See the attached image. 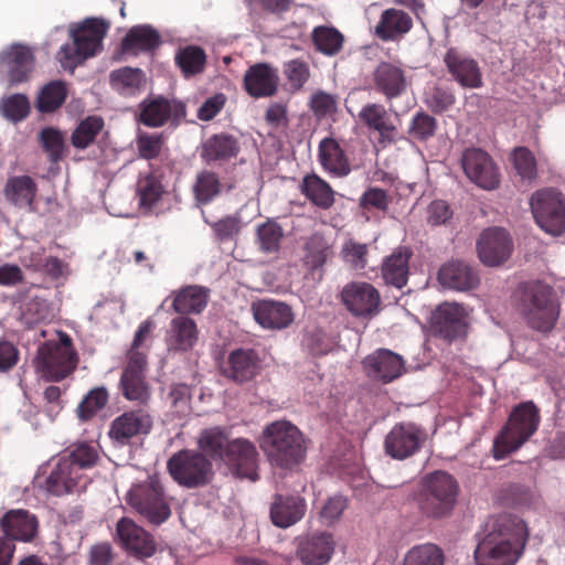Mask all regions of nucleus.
Listing matches in <instances>:
<instances>
[{
	"label": "nucleus",
	"instance_id": "nucleus-25",
	"mask_svg": "<svg viewBox=\"0 0 565 565\" xmlns=\"http://www.w3.org/2000/svg\"><path fill=\"white\" fill-rule=\"evenodd\" d=\"M363 369L369 377L390 383L399 377L404 371L402 356L387 349H379L367 355L363 362Z\"/></svg>",
	"mask_w": 565,
	"mask_h": 565
},
{
	"label": "nucleus",
	"instance_id": "nucleus-13",
	"mask_svg": "<svg viewBox=\"0 0 565 565\" xmlns=\"http://www.w3.org/2000/svg\"><path fill=\"white\" fill-rule=\"evenodd\" d=\"M427 435L425 430L414 423L395 424L384 440L386 455L393 459L404 460L417 454Z\"/></svg>",
	"mask_w": 565,
	"mask_h": 565
},
{
	"label": "nucleus",
	"instance_id": "nucleus-26",
	"mask_svg": "<svg viewBox=\"0 0 565 565\" xmlns=\"http://www.w3.org/2000/svg\"><path fill=\"white\" fill-rule=\"evenodd\" d=\"M407 87L404 71L390 63L381 62L372 73V88L384 95L387 102L399 97Z\"/></svg>",
	"mask_w": 565,
	"mask_h": 565
},
{
	"label": "nucleus",
	"instance_id": "nucleus-8",
	"mask_svg": "<svg viewBox=\"0 0 565 565\" xmlns=\"http://www.w3.org/2000/svg\"><path fill=\"white\" fill-rule=\"evenodd\" d=\"M35 363L36 371L46 381L60 382L68 377L78 364V354L71 337L61 333L58 342H46L40 347Z\"/></svg>",
	"mask_w": 565,
	"mask_h": 565
},
{
	"label": "nucleus",
	"instance_id": "nucleus-39",
	"mask_svg": "<svg viewBox=\"0 0 565 565\" xmlns=\"http://www.w3.org/2000/svg\"><path fill=\"white\" fill-rule=\"evenodd\" d=\"M161 43L160 33L149 24L132 26L121 40V51L137 55L140 52H151Z\"/></svg>",
	"mask_w": 565,
	"mask_h": 565
},
{
	"label": "nucleus",
	"instance_id": "nucleus-9",
	"mask_svg": "<svg viewBox=\"0 0 565 565\" xmlns=\"http://www.w3.org/2000/svg\"><path fill=\"white\" fill-rule=\"evenodd\" d=\"M167 469L178 484L188 489L205 487L214 476L212 461L192 449L173 454L167 462Z\"/></svg>",
	"mask_w": 565,
	"mask_h": 565
},
{
	"label": "nucleus",
	"instance_id": "nucleus-3",
	"mask_svg": "<svg viewBox=\"0 0 565 565\" xmlns=\"http://www.w3.org/2000/svg\"><path fill=\"white\" fill-rule=\"evenodd\" d=\"M459 492V483L451 473L435 470L419 480L415 501L425 518L441 520L451 515Z\"/></svg>",
	"mask_w": 565,
	"mask_h": 565
},
{
	"label": "nucleus",
	"instance_id": "nucleus-20",
	"mask_svg": "<svg viewBox=\"0 0 565 565\" xmlns=\"http://www.w3.org/2000/svg\"><path fill=\"white\" fill-rule=\"evenodd\" d=\"M431 330L447 341L463 337L467 331L465 309L457 303H441L433 313Z\"/></svg>",
	"mask_w": 565,
	"mask_h": 565
},
{
	"label": "nucleus",
	"instance_id": "nucleus-4",
	"mask_svg": "<svg viewBox=\"0 0 565 565\" xmlns=\"http://www.w3.org/2000/svg\"><path fill=\"white\" fill-rule=\"evenodd\" d=\"M172 498L166 492L158 475L148 476L143 481L134 483L126 494L127 504L149 524L159 526L171 514Z\"/></svg>",
	"mask_w": 565,
	"mask_h": 565
},
{
	"label": "nucleus",
	"instance_id": "nucleus-57",
	"mask_svg": "<svg viewBox=\"0 0 565 565\" xmlns=\"http://www.w3.org/2000/svg\"><path fill=\"white\" fill-rule=\"evenodd\" d=\"M513 164L522 179L533 180L537 177L536 159L527 148L518 147L514 149Z\"/></svg>",
	"mask_w": 565,
	"mask_h": 565
},
{
	"label": "nucleus",
	"instance_id": "nucleus-21",
	"mask_svg": "<svg viewBox=\"0 0 565 565\" xmlns=\"http://www.w3.org/2000/svg\"><path fill=\"white\" fill-rule=\"evenodd\" d=\"M444 63L452 78L465 88L482 86V72L479 63L456 47H450L444 55Z\"/></svg>",
	"mask_w": 565,
	"mask_h": 565
},
{
	"label": "nucleus",
	"instance_id": "nucleus-64",
	"mask_svg": "<svg viewBox=\"0 0 565 565\" xmlns=\"http://www.w3.org/2000/svg\"><path fill=\"white\" fill-rule=\"evenodd\" d=\"M390 202L387 192L381 188L367 189L360 199V205L365 210L386 211Z\"/></svg>",
	"mask_w": 565,
	"mask_h": 565
},
{
	"label": "nucleus",
	"instance_id": "nucleus-24",
	"mask_svg": "<svg viewBox=\"0 0 565 565\" xmlns=\"http://www.w3.org/2000/svg\"><path fill=\"white\" fill-rule=\"evenodd\" d=\"M243 86L254 98L271 97L278 92V70L267 63H256L244 74Z\"/></svg>",
	"mask_w": 565,
	"mask_h": 565
},
{
	"label": "nucleus",
	"instance_id": "nucleus-19",
	"mask_svg": "<svg viewBox=\"0 0 565 565\" xmlns=\"http://www.w3.org/2000/svg\"><path fill=\"white\" fill-rule=\"evenodd\" d=\"M151 428L152 417L146 409H130L111 422L108 436L120 445H127L131 438L149 434Z\"/></svg>",
	"mask_w": 565,
	"mask_h": 565
},
{
	"label": "nucleus",
	"instance_id": "nucleus-32",
	"mask_svg": "<svg viewBox=\"0 0 565 565\" xmlns=\"http://www.w3.org/2000/svg\"><path fill=\"white\" fill-rule=\"evenodd\" d=\"M332 254V244L319 232L305 237L300 247L302 267L309 273L322 268Z\"/></svg>",
	"mask_w": 565,
	"mask_h": 565
},
{
	"label": "nucleus",
	"instance_id": "nucleus-44",
	"mask_svg": "<svg viewBox=\"0 0 565 565\" xmlns=\"http://www.w3.org/2000/svg\"><path fill=\"white\" fill-rule=\"evenodd\" d=\"M230 441L225 431L220 427L204 429L199 437L198 451L210 460L222 461Z\"/></svg>",
	"mask_w": 565,
	"mask_h": 565
},
{
	"label": "nucleus",
	"instance_id": "nucleus-23",
	"mask_svg": "<svg viewBox=\"0 0 565 565\" xmlns=\"http://www.w3.org/2000/svg\"><path fill=\"white\" fill-rule=\"evenodd\" d=\"M185 115L186 109L183 103L158 96L140 104L139 120L147 127H161L170 118L178 124Z\"/></svg>",
	"mask_w": 565,
	"mask_h": 565
},
{
	"label": "nucleus",
	"instance_id": "nucleus-47",
	"mask_svg": "<svg viewBox=\"0 0 565 565\" xmlns=\"http://www.w3.org/2000/svg\"><path fill=\"white\" fill-rule=\"evenodd\" d=\"M311 39L316 50L327 56L337 55L344 44L343 34L333 26H316L311 32Z\"/></svg>",
	"mask_w": 565,
	"mask_h": 565
},
{
	"label": "nucleus",
	"instance_id": "nucleus-55",
	"mask_svg": "<svg viewBox=\"0 0 565 565\" xmlns=\"http://www.w3.org/2000/svg\"><path fill=\"white\" fill-rule=\"evenodd\" d=\"M284 75L294 92L303 88L310 78V68L307 62L300 58H294L284 64Z\"/></svg>",
	"mask_w": 565,
	"mask_h": 565
},
{
	"label": "nucleus",
	"instance_id": "nucleus-36",
	"mask_svg": "<svg viewBox=\"0 0 565 565\" xmlns=\"http://www.w3.org/2000/svg\"><path fill=\"white\" fill-rule=\"evenodd\" d=\"M413 28V19L402 10L390 8L382 12L375 26V35L382 41H396Z\"/></svg>",
	"mask_w": 565,
	"mask_h": 565
},
{
	"label": "nucleus",
	"instance_id": "nucleus-60",
	"mask_svg": "<svg viewBox=\"0 0 565 565\" xmlns=\"http://www.w3.org/2000/svg\"><path fill=\"white\" fill-rule=\"evenodd\" d=\"M348 500L343 495H332L321 507L319 520L324 525H332L338 522L347 509Z\"/></svg>",
	"mask_w": 565,
	"mask_h": 565
},
{
	"label": "nucleus",
	"instance_id": "nucleus-30",
	"mask_svg": "<svg viewBox=\"0 0 565 565\" xmlns=\"http://www.w3.org/2000/svg\"><path fill=\"white\" fill-rule=\"evenodd\" d=\"M318 161L333 178H344L351 172L350 160L340 143L332 137L323 138L318 146Z\"/></svg>",
	"mask_w": 565,
	"mask_h": 565
},
{
	"label": "nucleus",
	"instance_id": "nucleus-10",
	"mask_svg": "<svg viewBox=\"0 0 565 565\" xmlns=\"http://www.w3.org/2000/svg\"><path fill=\"white\" fill-rule=\"evenodd\" d=\"M36 482L47 493L61 497L84 489L87 477L84 472H78V467L72 460L60 456L41 468Z\"/></svg>",
	"mask_w": 565,
	"mask_h": 565
},
{
	"label": "nucleus",
	"instance_id": "nucleus-61",
	"mask_svg": "<svg viewBox=\"0 0 565 565\" xmlns=\"http://www.w3.org/2000/svg\"><path fill=\"white\" fill-rule=\"evenodd\" d=\"M436 128L437 120L433 116L426 113H418L412 120L409 135L414 139L426 141L435 135Z\"/></svg>",
	"mask_w": 565,
	"mask_h": 565
},
{
	"label": "nucleus",
	"instance_id": "nucleus-52",
	"mask_svg": "<svg viewBox=\"0 0 565 565\" xmlns=\"http://www.w3.org/2000/svg\"><path fill=\"white\" fill-rule=\"evenodd\" d=\"M66 96V84L62 81H52L42 87L36 99V108L41 113H52L63 105Z\"/></svg>",
	"mask_w": 565,
	"mask_h": 565
},
{
	"label": "nucleus",
	"instance_id": "nucleus-50",
	"mask_svg": "<svg viewBox=\"0 0 565 565\" xmlns=\"http://www.w3.org/2000/svg\"><path fill=\"white\" fill-rule=\"evenodd\" d=\"M284 238L282 227L274 220H267L256 228V244L264 254L279 252Z\"/></svg>",
	"mask_w": 565,
	"mask_h": 565
},
{
	"label": "nucleus",
	"instance_id": "nucleus-59",
	"mask_svg": "<svg viewBox=\"0 0 565 565\" xmlns=\"http://www.w3.org/2000/svg\"><path fill=\"white\" fill-rule=\"evenodd\" d=\"M40 140L42 147L47 152L52 162L62 159L65 149V142L62 134L53 128H45L41 131Z\"/></svg>",
	"mask_w": 565,
	"mask_h": 565
},
{
	"label": "nucleus",
	"instance_id": "nucleus-42",
	"mask_svg": "<svg viewBox=\"0 0 565 565\" xmlns=\"http://www.w3.org/2000/svg\"><path fill=\"white\" fill-rule=\"evenodd\" d=\"M36 192L38 185L29 175L9 178L3 189L7 201L19 209H29L31 211L33 210Z\"/></svg>",
	"mask_w": 565,
	"mask_h": 565
},
{
	"label": "nucleus",
	"instance_id": "nucleus-33",
	"mask_svg": "<svg viewBox=\"0 0 565 565\" xmlns=\"http://www.w3.org/2000/svg\"><path fill=\"white\" fill-rule=\"evenodd\" d=\"M306 509V501L299 495L276 494L270 507V519L276 526L286 529L300 521Z\"/></svg>",
	"mask_w": 565,
	"mask_h": 565
},
{
	"label": "nucleus",
	"instance_id": "nucleus-56",
	"mask_svg": "<svg viewBox=\"0 0 565 565\" xmlns=\"http://www.w3.org/2000/svg\"><path fill=\"white\" fill-rule=\"evenodd\" d=\"M1 111L6 118L14 122L20 121L29 115V99L23 94H13L2 100Z\"/></svg>",
	"mask_w": 565,
	"mask_h": 565
},
{
	"label": "nucleus",
	"instance_id": "nucleus-15",
	"mask_svg": "<svg viewBox=\"0 0 565 565\" xmlns=\"http://www.w3.org/2000/svg\"><path fill=\"white\" fill-rule=\"evenodd\" d=\"M0 531L12 543H33L39 536L40 521L29 510L11 509L0 518Z\"/></svg>",
	"mask_w": 565,
	"mask_h": 565
},
{
	"label": "nucleus",
	"instance_id": "nucleus-35",
	"mask_svg": "<svg viewBox=\"0 0 565 565\" xmlns=\"http://www.w3.org/2000/svg\"><path fill=\"white\" fill-rule=\"evenodd\" d=\"M259 370V358L252 349H237L228 355L223 373L237 383L253 380Z\"/></svg>",
	"mask_w": 565,
	"mask_h": 565
},
{
	"label": "nucleus",
	"instance_id": "nucleus-5",
	"mask_svg": "<svg viewBox=\"0 0 565 565\" xmlns=\"http://www.w3.org/2000/svg\"><path fill=\"white\" fill-rule=\"evenodd\" d=\"M541 422L540 411L532 401L514 406L508 422L493 443V457L503 459L518 450L537 430Z\"/></svg>",
	"mask_w": 565,
	"mask_h": 565
},
{
	"label": "nucleus",
	"instance_id": "nucleus-16",
	"mask_svg": "<svg viewBox=\"0 0 565 565\" xmlns=\"http://www.w3.org/2000/svg\"><path fill=\"white\" fill-rule=\"evenodd\" d=\"M341 300L354 317L369 318L379 312L381 296L377 289L369 282H351L343 287Z\"/></svg>",
	"mask_w": 565,
	"mask_h": 565
},
{
	"label": "nucleus",
	"instance_id": "nucleus-38",
	"mask_svg": "<svg viewBox=\"0 0 565 565\" xmlns=\"http://www.w3.org/2000/svg\"><path fill=\"white\" fill-rule=\"evenodd\" d=\"M241 151L239 140L227 132L215 134L202 145L201 158L210 163L228 161L236 158Z\"/></svg>",
	"mask_w": 565,
	"mask_h": 565
},
{
	"label": "nucleus",
	"instance_id": "nucleus-28",
	"mask_svg": "<svg viewBox=\"0 0 565 565\" xmlns=\"http://www.w3.org/2000/svg\"><path fill=\"white\" fill-rule=\"evenodd\" d=\"M0 64L7 68L10 84L15 85L29 79L34 56L30 47L13 44L1 53Z\"/></svg>",
	"mask_w": 565,
	"mask_h": 565
},
{
	"label": "nucleus",
	"instance_id": "nucleus-37",
	"mask_svg": "<svg viewBox=\"0 0 565 565\" xmlns=\"http://www.w3.org/2000/svg\"><path fill=\"white\" fill-rule=\"evenodd\" d=\"M438 280L443 286L456 290H469L479 284L476 271L461 260L444 264L438 271Z\"/></svg>",
	"mask_w": 565,
	"mask_h": 565
},
{
	"label": "nucleus",
	"instance_id": "nucleus-48",
	"mask_svg": "<svg viewBox=\"0 0 565 565\" xmlns=\"http://www.w3.org/2000/svg\"><path fill=\"white\" fill-rule=\"evenodd\" d=\"M445 559L441 547L434 543H423L406 552L403 565H445Z\"/></svg>",
	"mask_w": 565,
	"mask_h": 565
},
{
	"label": "nucleus",
	"instance_id": "nucleus-40",
	"mask_svg": "<svg viewBox=\"0 0 565 565\" xmlns=\"http://www.w3.org/2000/svg\"><path fill=\"white\" fill-rule=\"evenodd\" d=\"M413 253L407 247H397L382 265V277L387 285L402 288L406 285L409 273V259Z\"/></svg>",
	"mask_w": 565,
	"mask_h": 565
},
{
	"label": "nucleus",
	"instance_id": "nucleus-18",
	"mask_svg": "<svg viewBox=\"0 0 565 565\" xmlns=\"http://www.w3.org/2000/svg\"><path fill=\"white\" fill-rule=\"evenodd\" d=\"M116 533L122 547L138 558L154 555L157 543L153 536L129 518H121L116 525Z\"/></svg>",
	"mask_w": 565,
	"mask_h": 565
},
{
	"label": "nucleus",
	"instance_id": "nucleus-51",
	"mask_svg": "<svg viewBox=\"0 0 565 565\" xmlns=\"http://www.w3.org/2000/svg\"><path fill=\"white\" fill-rule=\"evenodd\" d=\"M109 401V393L104 386L92 388L81 401L76 408L81 422L93 419L98 412L104 409Z\"/></svg>",
	"mask_w": 565,
	"mask_h": 565
},
{
	"label": "nucleus",
	"instance_id": "nucleus-12",
	"mask_svg": "<svg viewBox=\"0 0 565 565\" xmlns=\"http://www.w3.org/2000/svg\"><path fill=\"white\" fill-rule=\"evenodd\" d=\"M147 365L145 353L134 351L128 355L119 381L120 392L127 401L145 405L150 399V386L146 379Z\"/></svg>",
	"mask_w": 565,
	"mask_h": 565
},
{
	"label": "nucleus",
	"instance_id": "nucleus-14",
	"mask_svg": "<svg viewBox=\"0 0 565 565\" xmlns=\"http://www.w3.org/2000/svg\"><path fill=\"white\" fill-rule=\"evenodd\" d=\"M461 167L467 178L483 190H494L500 184L498 167L482 149H466L461 157Z\"/></svg>",
	"mask_w": 565,
	"mask_h": 565
},
{
	"label": "nucleus",
	"instance_id": "nucleus-11",
	"mask_svg": "<svg viewBox=\"0 0 565 565\" xmlns=\"http://www.w3.org/2000/svg\"><path fill=\"white\" fill-rule=\"evenodd\" d=\"M530 205L535 222L544 232L553 236L565 232V199L559 191L553 188L537 190Z\"/></svg>",
	"mask_w": 565,
	"mask_h": 565
},
{
	"label": "nucleus",
	"instance_id": "nucleus-34",
	"mask_svg": "<svg viewBox=\"0 0 565 565\" xmlns=\"http://www.w3.org/2000/svg\"><path fill=\"white\" fill-rule=\"evenodd\" d=\"M334 551L332 534L315 533L299 544L298 555L303 564L323 565L328 563Z\"/></svg>",
	"mask_w": 565,
	"mask_h": 565
},
{
	"label": "nucleus",
	"instance_id": "nucleus-29",
	"mask_svg": "<svg viewBox=\"0 0 565 565\" xmlns=\"http://www.w3.org/2000/svg\"><path fill=\"white\" fill-rule=\"evenodd\" d=\"M199 340L195 321L186 316L173 318L166 332V344L170 352H188Z\"/></svg>",
	"mask_w": 565,
	"mask_h": 565
},
{
	"label": "nucleus",
	"instance_id": "nucleus-2",
	"mask_svg": "<svg viewBox=\"0 0 565 565\" xmlns=\"http://www.w3.org/2000/svg\"><path fill=\"white\" fill-rule=\"evenodd\" d=\"M259 447L274 468L292 471L306 458L307 446L300 429L287 420H276L265 426Z\"/></svg>",
	"mask_w": 565,
	"mask_h": 565
},
{
	"label": "nucleus",
	"instance_id": "nucleus-31",
	"mask_svg": "<svg viewBox=\"0 0 565 565\" xmlns=\"http://www.w3.org/2000/svg\"><path fill=\"white\" fill-rule=\"evenodd\" d=\"M360 121L369 129L376 131L380 142H392L396 134V127L388 110L379 103H367L359 113Z\"/></svg>",
	"mask_w": 565,
	"mask_h": 565
},
{
	"label": "nucleus",
	"instance_id": "nucleus-63",
	"mask_svg": "<svg viewBox=\"0 0 565 565\" xmlns=\"http://www.w3.org/2000/svg\"><path fill=\"white\" fill-rule=\"evenodd\" d=\"M344 262L351 264L355 269H363L366 266L367 246L349 239L342 246Z\"/></svg>",
	"mask_w": 565,
	"mask_h": 565
},
{
	"label": "nucleus",
	"instance_id": "nucleus-58",
	"mask_svg": "<svg viewBox=\"0 0 565 565\" xmlns=\"http://www.w3.org/2000/svg\"><path fill=\"white\" fill-rule=\"evenodd\" d=\"M62 456L72 460L78 467V472L95 466L98 458L96 449L86 443L75 445L67 454Z\"/></svg>",
	"mask_w": 565,
	"mask_h": 565
},
{
	"label": "nucleus",
	"instance_id": "nucleus-62",
	"mask_svg": "<svg viewBox=\"0 0 565 565\" xmlns=\"http://www.w3.org/2000/svg\"><path fill=\"white\" fill-rule=\"evenodd\" d=\"M164 139L162 134H141L137 139L139 157L146 160L159 157Z\"/></svg>",
	"mask_w": 565,
	"mask_h": 565
},
{
	"label": "nucleus",
	"instance_id": "nucleus-22",
	"mask_svg": "<svg viewBox=\"0 0 565 565\" xmlns=\"http://www.w3.org/2000/svg\"><path fill=\"white\" fill-rule=\"evenodd\" d=\"M480 260L488 266L504 263L512 252V241L509 233L499 227L484 230L477 244Z\"/></svg>",
	"mask_w": 565,
	"mask_h": 565
},
{
	"label": "nucleus",
	"instance_id": "nucleus-27",
	"mask_svg": "<svg viewBox=\"0 0 565 565\" xmlns=\"http://www.w3.org/2000/svg\"><path fill=\"white\" fill-rule=\"evenodd\" d=\"M252 312L256 322L265 329L281 330L294 321L291 308L281 301L264 299L253 302Z\"/></svg>",
	"mask_w": 565,
	"mask_h": 565
},
{
	"label": "nucleus",
	"instance_id": "nucleus-49",
	"mask_svg": "<svg viewBox=\"0 0 565 565\" xmlns=\"http://www.w3.org/2000/svg\"><path fill=\"white\" fill-rule=\"evenodd\" d=\"M109 77L113 88L126 96L137 93L145 82L143 72L129 66L113 71Z\"/></svg>",
	"mask_w": 565,
	"mask_h": 565
},
{
	"label": "nucleus",
	"instance_id": "nucleus-1",
	"mask_svg": "<svg viewBox=\"0 0 565 565\" xmlns=\"http://www.w3.org/2000/svg\"><path fill=\"white\" fill-rule=\"evenodd\" d=\"M529 540L522 519L502 513L488 520L475 550L477 565H515Z\"/></svg>",
	"mask_w": 565,
	"mask_h": 565
},
{
	"label": "nucleus",
	"instance_id": "nucleus-54",
	"mask_svg": "<svg viewBox=\"0 0 565 565\" xmlns=\"http://www.w3.org/2000/svg\"><path fill=\"white\" fill-rule=\"evenodd\" d=\"M137 193L141 206L152 207L161 199L164 189L160 179L153 173H149L139 179Z\"/></svg>",
	"mask_w": 565,
	"mask_h": 565
},
{
	"label": "nucleus",
	"instance_id": "nucleus-6",
	"mask_svg": "<svg viewBox=\"0 0 565 565\" xmlns=\"http://www.w3.org/2000/svg\"><path fill=\"white\" fill-rule=\"evenodd\" d=\"M109 28V22L100 18H87L81 24L71 28L73 44L62 45L57 53L62 66L72 70L96 55L103 47V40Z\"/></svg>",
	"mask_w": 565,
	"mask_h": 565
},
{
	"label": "nucleus",
	"instance_id": "nucleus-46",
	"mask_svg": "<svg viewBox=\"0 0 565 565\" xmlns=\"http://www.w3.org/2000/svg\"><path fill=\"white\" fill-rule=\"evenodd\" d=\"M194 199L199 204H207L223 191V184L214 171L202 170L198 172L192 186Z\"/></svg>",
	"mask_w": 565,
	"mask_h": 565
},
{
	"label": "nucleus",
	"instance_id": "nucleus-41",
	"mask_svg": "<svg viewBox=\"0 0 565 565\" xmlns=\"http://www.w3.org/2000/svg\"><path fill=\"white\" fill-rule=\"evenodd\" d=\"M210 290L205 287L191 285L172 294V308L181 316L201 313L209 300Z\"/></svg>",
	"mask_w": 565,
	"mask_h": 565
},
{
	"label": "nucleus",
	"instance_id": "nucleus-45",
	"mask_svg": "<svg viewBox=\"0 0 565 565\" xmlns=\"http://www.w3.org/2000/svg\"><path fill=\"white\" fill-rule=\"evenodd\" d=\"M174 61L185 78L201 74L205 70V51L196 45H188L177 51Z\"/></svg>",
	"mask_w": 565,
	"mask_h": 565
},
{
	"label": "nucleus",
	"instance_id": "nucleus-17",
	"mask_svg": "<svg viewBox=\"0 0 565 565\" xmlns=\"http://www.w3.org/2000/svg\"><path fill=\"white\" fill-rule=\"evenodd\" d=\"M257 458L258 452L252 441L245 438H236L227 445L222 461L237 477L255 481L258 479Z\"/></svg>",
	"mask_w": 565,
	"mask_h": 565
},
{
	"label": "nucleus",
	"instance_id": "nucleus-7",
	"mask_svg": "<svg viewBox=\"0 0 565 565\" xmlns=\"http://www.w3.org/2000/svg\"><path fill=\"white\" fill-rule=\"evenodd\" d=\"M521 308L529 326L541 332L551 331L559 315L553 288L542 281L524 284Z\"/></svg>",
	"mask_w": 565,
	"mask_h": 565
},
{
	"label": "nucleus",
	"instance_id": "nucleus-43",
	"mask_svg": "<svg viewBox=\"0 0 565 565\" xmlns=\"http://www.w3.org/2000/svg\"><path fill=\"white\" fill-rule=\"evenodd\" d=\"M300 192L315 206L321 210H329L334 204V190L331 185L316 173L303 177L300 183Z\"/></svg>",
	"mask_w": 565,
	"mask_h": 565
},
{
	"label": "nucleus",
	"instance_id": "nucleus-53",
	"mask_svg": "<svg viewBox=\"0 0 565 565\" xmlns=\"http://www.w3.org/2000/svg\"><path fill=\"white\" fill-rule=\"evenodd\" d=\"M104 128V120L97 116L83 119L72 134V145L77 149H86L94 143L96 137Z\"/></svg>",
	"mask_w": 565,
	"mask_h": 565
}]
</instances>
